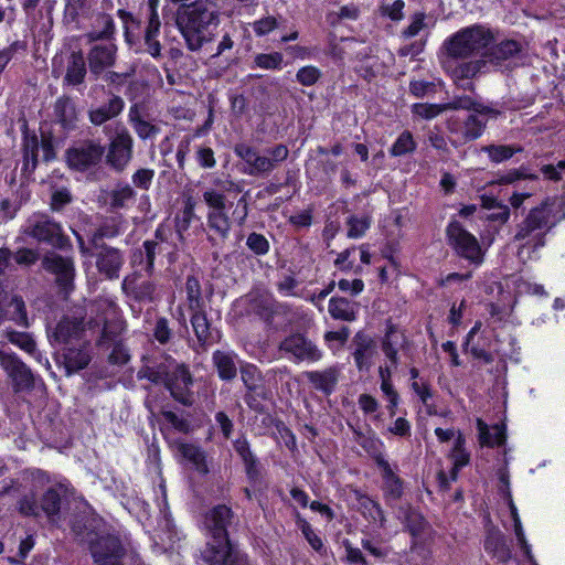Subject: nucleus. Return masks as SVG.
Masks as SVG:
<instances>
[{
    "instance_id": "obj_60",
    "label": "nucleus",
    "mask_w": 565,
    "mask_h": 565,
    "mask_svg": "<svg viewBox=\"0 0 565 565\" xmlns=\"http://www.w3.org/2000/svg\"><path fill=\"white\" fill-rule=\"evenodd\" d=\"M487 206L489 210H491V212L487 215L489 221L499 222L500 224L508 222L510 217V207L508 205L499 203L495 200H491Z\"/></svg>"
},
{
    "instance_id": "obj_31",
    "label": "nucleus",
    "mask_w": 565,
    "mask_h": 565,
    "mask_svg": "<svg viewBox=\"0 0 565 565\" xmlns=\"http://www.w3.org/2000/svg\"><path fill=\"white\" fill-rule=\"evenodd\" d=\"M173 359L167 356L163 361H151L143 365L137 373L139 380H148L153 384H166Z\"/></svg>"
},
{
    "instance_id": "obj_3",
    "label": "nucleus",
    "mask_w": 565,
    "mask_h": 565,
    "mask_svg": "<svg viewBox=\"0 0 565 565\" xmlns=\"http://www.w3.org/2000/svg\"><path fill=\"white\" fill-rule=\"evenodd\" d=\"M238 193L241 186L230 179H215L211 186L202 192V200L207 205V241L213 247L223 248L228 239L232 221L226 211V193Z\"/></svg>"
},
{
    "instance_id": "obj_35",
    "label": "nucleus",
    "mask_w": 565,
    "mask_h": 565,
    "mask_svg": "<svg viewBox=\"0 0 565 565\" xmlns=\"http://www.w3.org/2000/svg\"><path fill=\"white\" fill-rule=\"evenodd\" d=\"M306 376L315 388L326 394H331L338 383L339 371L332 366L323 371L307 372Z\"/></svg>"
},
{
    "instance_id": "obj_46",
    "label": "nucleus",
    "mask_w": 565,
    "mask_h": 565,
    "mask_svg": "<svg viewBox=\"0 0 565 565\" xmlns=\"http://www.w3.org/2000/svg\"><path fill=\"white\" fill-rule=\"evenodd\" d=\"M481 151L487 153L492 162L501 163L522 152L523 148L519 145H487L481 147Z\"/></svg>"
},
{
    "instance_id": "obj_32",
    "label": "nucleus",
    "mask_w": 565,
    "mask_h": 565,
    "mask_svg": "<svg viewBox=\"0 0 565 565\" xmlns=\"http://www.w3.org/2000/svg\"><path fill=\"white\" fill-rule=\"evenodd\" d=\"M62 363L66 370V374L71 375L77 371L85 369L90 362V354L86 345L66 347L62 354Z\"/></svg>"
},
{
    "instance_id": "obj_42",
    "label": "nucleus",
    "mask_w": 565,
    "mask_h": 565,
    "mask_svg": "<svg viewBox=\"0 0 565 565\" xmlns=\"http://www.w3.org/2000/svg\"><path fill=\"white\" fill-rule=\"evenodd\" d=\"M178 450L184 459L193 465L198 472L202 475L209 472L205 451L201 447L193 444H180Z\"/></svg>"
},
{
    "instance_id": "obj_56",
    "label": "nucleus",
    "mask_w": 565,
    "mask_h": 565,
    "mask_svg": "<svg viewBox=\"0 0 565 565\" xmlns=\"http://www.w3.org/2000/svg\"><path fill=\"white\" fill-rule=\"evenodd\" d=\"M241 379L246 387V391L257 392L259 388L258 382L260 381V373L253 364H243L239 369Z\"/></svg>"
},
{
    "instance_id": "obj_11",
    "label": "nucleus",
    "mask_w": 565,
    "mask_h": 565,
    "mask_svg": "<svg viewBox=\"0 0 565 565\" xmlns=\"http://www.w3.org/2000/svg\"><path fill=\"white\" fill-rule=\"evenodd\" d=\"M106 148L95 139H85L71 147L66 151V160L70 168L84 172L98 166L105 154Z\"/></svg>"
},
{
    "instance_id": "obj_2",
    "label": "nucleus",
    "mask_w": 565,
    "mask_h": 565,
    "mask_svg": "<svg viewBox=\"0 0 565 565\" xmlns=\"http://www.w3.org/2000/svg\"><path fill=\"white\" fill-rule=\"evenodd\" d=\"M555 203V199L544 200L516 225L513 242L518 243L516 256L523 263L532 259L545 245L546 234L556 224L553 215Z\"/></svg>"
},
{
    "instance_id": "obj_9",
    "label": "nucleus",
    "mask_w": 565,
    "mask_h": 565,
    "mask_svg": "<svg viewBox=\"0 0 565 565\" xmlns=\"http://www.w3.org/2000/svg\"><path fill=\"white\" fill-rule=\"evenodd\" d=\"M482 60L500 71H510L522 63L523 45L512 39L493 41L483 52Z\"/></svg>"
},
{
    "instance_id": "obj_12",
    "label": "nucleus",
    "mask_w": 565,
    "mask_h": 565,
    "mask_svg": "<svg viewBox=\"0 0 565 565\" xmlns=\"http://www.w3.org/2000/svg\"><path fill=\"white\" fill-rule=\"evenodd\" d=\"M278 351L294 362L315 363L321 360L322 351L318 345L299 332H295L280 341Z\"/></svg>"
},
{
    "instance_id": "obj_55",
    "label": "nucleus",
    "mask_w": 565,
    "mask_h": 565,
    "mask_svg": "<svg viewBox=\"0 0 565 565\" xmlns=\"http://www.w3.org/2000/svg\"><path fill=\"white\" fill-rule=\"evenodd\" d=\"M246 246L256 256H265L270 249L269 241L260 233L252 232L246 238Z\"/></svg>"
},
{
    "instance_id": "obj_1",
    "label": "nucleus",
    "mask_w": 565,
    "mask_h": 565,
    "mask_svg": "<svg viewBox=\"0 0 565 565\" xmlns=\"http://www.w3.org/2000/svg\"><path fill=\"white\" fill-rule=\"evenodd\" d=\"M216 6L206 0L182 4L177 11L175 23L190 51H199L214 40L212 28L218 24Z\"/></svg>"
},
{
    "instance_id": "obj_64",
    "label": "nucleus",
    "mask_w": 565,
    "mask_h": 565,
    "mask_svg": "<svg viewBox=\"0 0 565 565\" xmlns=\"http://www.w3.org/2000/svg\"><path fill=\"white\" fill-rule=\"evenodd\" d=\"M39 257L40 255L35 249L26 247L19 248L13 254L15 263L20 266L26 267L34 265L38 262Z\"/></svg>"
},
{
    "instance_id": "obj_57",
    "label": "nucleus",
    "mask_w": 565,
    "mask_h": 565,
    "mask_svg": "<svg viewBox=\"0 0 565 565\" xmlns=\"http://www.w3.org/2000/svg\"><path fill=\"white\" fill-rule=\"evenodd\" d=\"M404 523L413 536L420 535L426 526V521L423 515L413 509H408L405 512Z\"/></svg>"
},
{
    "instance_id": "obj_26",
    "label": "nucleus",
    "mask_w": 565,
    "mask_h": 565,
    "mask_svg": "<svg viewBox=\"0 0 565 565\" xmlns=\"http://www.w3.org/2000/svg\"><path fill=\"white\" fill-rule=\"evenodd\" d=\"M408 341L406 335L394 324H388L382 340V351L393 367L398 365V351L404 350Z\"/></svg>"
},
{
    "instance_id": "obj_49",
    "label": "nucleus",
    "mask_w": 565,
    "mask_h": 565,
    "mask_svg": "<svg viewBox=\"0 0 565 565\" xmlns=\"http://www.w3.org/2000/svg\"><path fill=\"white\" fill-rule=\"evenodd\" d=\"M4 337L10 343L17 345L30 355L40 360V353L36 350V343L31 334L11 330L7 331Z\"/></svg>"
},
{
    "instance_id": "obj_19",
    "label": "nucleus",
    "mask_w": 565,
    "mask_h": 565,
    "mask_svg": "<svg viewBox=\"0 0 565 565\" xmlns=\"http://www.w3.org/2000/svg\"><path fill=\"white\" fill-rule=\"evenodd\" d=\"M90 551L97 565L106 564L108 562L115 563L113 565H121L119 558L122 555V546L117 536H99L92 544Z\"/></svg>"
},
{
    "instance_id": "obj_53",
    "label": "nucleus",
    "mask_w": 565,
    "mask_h": 565,
    "mask_svg": "<svg viewBox=\"0 0 565 565\" xmlns=\"http://www.w3.org/2000/svg\"><path fill=\"white\" fill-rule=\"evenodd\" d=\"M17 509L24 516L40 518V503L34 492L24 493L17 502Z\"/></svg>"
},
{
    "instance_id": "obj_5",
    "label": "nucleus",
    "mask_w": 565,
    "mask_h": 565,
    "mask_svg": "<svg viewBox=\"0 0 565 565\" xmlns=\"http://www.w3.org/2000/svg\"><path fill=\"white\" fill-rule=\"evenodd\" d=\"M234 152L245 163L243 172L252 177L268 175L289 154L288 148L281 143L266 149L265 153H260L256 148L241 142L235 145Z\"/></svg>"
},
{
    "instance_id": "obj_44",
    "label": "nucleus",
    "mask_w": 565,
    "mask_h": 565,
    "mask_svg": "<svg viewBox=\"0 0 565 565\" xmlns=\"http://www.w3.org/2000/svg\"><path fill=\"white\" fill-rule=\"evenodd\" d=\"M479 440L482 446H501L505 443V429L501 425L489 427L482 420H478Z\"/></svg>"
},
{
    "instance_id": "obj_36",
    "label": "nucleus",
    "mask_w": 565,
    "mask_h": 565,
    "mask_svg": "<svg viewBox=\"0 0 565 565\" xmlns=\"http://www.w3.org/2000/svg\"><path fill=\"white\" fill-rule=\"evenodd\" d=\"M136 195V191L129 184L118 183L108 192V205L113 211L128 209L134 204Z\"/></svg>"
},
{
    "instance_id": "obj_54",
    "label": "nucleus",
    "mask_w": 565,
    "mask_h": 565,
    "mask_svg": "<svg viewBox=\"0 0 565 565\" xmlns=\"http://www.w3.org/2000/svg\"><path fill=\"white\" fill-rule=\"evenodd\" d=\"M371 220L369 216H356L351 215L347 220L348 226V237L349 238H359L362 237L365 232L370 228Z\"/></svg>"
},
{
    "instance_id": "obj_21",
    "label": "nucleus",
    "mask_w": 565,
    "mask_h": 565,
    "mask_svg": "<svg viewBox=\"0 0 565 565\" xmlns=\"http://www.w3.org/2000/svg\"><path fill=\"white\" fill-rule=\"evenodd\" d=\"M125 108V100L119 95L108 93L107 102L92 106L88 109V120L93 126L99 127L105 125L107 121L118 117Z\"/></svg>"
},
{
    "instance_id": "obj_48",
    "label": "nucleus",
    "mask_w": 565,
    "mask_h": 565,
    "mask_svg": "<svg viewBox=\"0 0 565 565\" xmlns=\"http://www.w3.org/2000/svg\"><path fill=\"white\" fill-rule=\"evenodd\" d=\"M121 231V223L116 217L106 220L93 234L90 239L92 245L98 247L100 244H104L102 242L104 238H114L118 236Z\"/></svg>"
},
{
    "instance_id": "obj_7",
    "label": "nucleus",
    "mask_w": 565,
    "mask_h": 565,
    "mask_svg": "<svg viewBox=\"0 0 565 565\" xmlns=\"http://www.w3.org/2000/svg\"><path fill=\"white\" fill-rule=\"evenodd\" d=\"M22 233L36 241L61 250L72 247L70 238L64 234L62 225L44 213H33L22 226Z\"/></svg>"
},
{
    "instance_id": "obj_50",
    "label": "nucleus",
    "mask_w": 565,
    "mask_h": 565,
    "mask_svg": "<svg viewBox=\"0 0 565 565\" xmlns=\"http://www.w3.org/2000/svg\"><path fill=\"white\" fill-rule=\"evenodd\" d=\"M94 6V0H66L65 18L77 22L79 18H87Z\"/></svg>"
},
{
    "instance_id": "obj_22",
    "label": "nucleus",
    "mask_w": 565,
    "mask_h": 565,
    "mask_svg": "<svg viewBox=\"0 0 565 565\" xmlns=\"http://www.w3.org/2000/svg\"><path fill=\"white\" fill-rule=\"evenodd\" d=\"M486 61H483L482 58L461 63L452 61L445 62V68L447 70L450 77L457 85H459V83L462 81L473 78L477 74H479L482 71ZM460 86L463 89H473V84L471 82L460 84Z\"/></svg>"
},
{
    "instance_id": "obj_28",
    "label": "nucleus",
    "mask_w": 565,
    "mask_h": 565,
    "mask_svg": "<svg viewBox=\"0 0 565 565\" xmlns=\"http://www.w3.org/2000/svg\"><path fill=\"white\" fill-rule=\"evenodd\" d=\"M484 550L499 563H507L511 558V550L507 544L504 534L498 529H489L484 540Z\"/></svg>"
},
{
    "instance_id": "obj_20",
    "label": "nucleus",
    "mask_w": 565,
    "mask_h": 565,
    "mask_svg": "<svg viewBox=\"0 0 565 565\" xmlns=\"http://www.w3.org/2000/svg\"><path fill=\"white\" fill-rule=\"evenodd\" d=\"M117 46L113 43H97L87 54L89 72L98 77L106 68L114 66Z\"/></svg>"
},
{
    "instance_id": "obj_38",
    "label": "nucleus",
    "mask_w": 565,
    "mask_h": 565,
    "mask_svg": "<svg viewBox=\"0 0 565 565\" xmlns=\"http://www.w3.org/2000/svg\"><path fill=\"white\" fill-rule=\"evenodd\" d=\"M328 310L333 319L351 322L356 319L358 306L347 298L332 297Z\"/></svg>"
},
{
    "instance_id": "obj_15",
    "label": "nucleus",
    "mask_w": 565,
    "mask_h": 565,
    "mask_svg": "<svg viewBox=\"0 0 565 565\" xmlns=\"http://www.w3.org/2000/svg\"><path fill=\"white\" fill-rule=\"evenodd\" d=\"M193 384L194 380L189 366L173 361L164 384L171 396L182 405L191 406L194 403Z\"/></svg>"
},
{
    "instance_id": "obj_14",
    "label": "nucleus",
    "mask_w": 565,
    "mask_h": 565,
    "mask_svg": "<svg viewBox=\"0 0 565 565\" xmlns=\"http://www.w3.org/2000/svg\"><path fill=\"white\" fill-rule=\"evenodd\" d=\"M234 520V512L225 504H218L211 509L205 515V526L211 535V541L207 542L205 547L231 544L228 529L233 525Z\"/></svg>"
},
{
    "instance_id": "obj_17",
    "label": "nucleus",
    "mask_w": 565,
    "mask_h": 565,
    "mask_svg": "<svg viewBox=\"0 0 565 565\" xmlns=\"http://www.w3.org/2000/svg\"><path fill=\"white\" fill-rule=\"evenodd\" d=\"M1 365L12 379L17 392L33 388L34 379L31 370L14 353H3Z\"/></svg>"
},
{
    "instance_id": "obj_30",
    "label": "nucleus",
    "mask_w": 565,
    "mask_h": 565,
    "mask_svg": "<svg viewBox=\"0 0 565 565\" xmlns=\"http://www.w3.org/2000/svg\"><path fill=\"white\" fill-rule=\"evenodd\" d=\"M353 358L356 364V367L362 370H367L371 365V359L374 353V341L364 332H358L353 338Z\"/></svg>"
},
{
    "instance_id": "obj_37",
    "label": "nucleus",
    "mask_w": 565,
    "mask_h": 565,
    "mask_svg": "<svg viewBox=\"0 0 565 565\" xmlns=\"http://www.w3.org/2000/svg\"><path fill=\"white\" fill-rule=\"evenodd\" d=\"M122 290L132 296L137 301L151 302L156 297L157 285L150 280H142L137 284L126 277L122 281Z\"/></svg>"
},
{
    "instance_id": "obj_6",
    "label": "nucleus",
    "mask_w": 565,
    "mask_h": 565,
    "mask_svg": "<svg viewBox=\"0 0 565 565\" xmlns=\"http://www.w3.org/2000/svg\"><path fill=\"white\" fill-rule=\"evenodd\" d=\"M104 132L108 137L104 154L106 164L115 172H124L134 158V137L121 122L105 126Z\"/></svg>"
},
{
    "instance_id": "obj_52",
    "label": "nucleus",
    "mask_w": 565,
    "mask_h": 565,
    "mask_svg": "<svg viewBox=\"0 0 565 565\" xmlns=\"http://www.w3.org/2000/svg\"><path fill=\"white\" fill-rule=\"evenodd\" d=\"M417 143L413 138V135L408 130H404L392 145L390 154L392 157H402L411 154L416 150Z\"/></svg>"
},
{
    "instance_id": "obj_8",
    "label": "nucleus",
    "mask_w": 565,
    "mask_h": 565,
    "mask_svg": "<svg viewBox=\"0 0 565 565\" xmlns=\"http://www.w3.org/2000/svg\"><path fill=\"white\" fill-rule=\"evenodd\" d=\"M96 318L90 319L89 328L102 326L100 334L96 340L98 349L108 350L119 343V334L122 331V321L117 318L116 307L110 302H102L97 306Z\"/></svg>"
},
{
    "instance_id": "obj_18",
    "label": "nucleus",
    "mask_w": 565,
    "mask_h": 565,
    "mask_svg": "<svg viewBox=\"0 0 565 565\" xmlns=\"http://www.w3.org/2000/svg\"><path fill=\"white\" fill-rule=\"evenodd\" d=\"M95 248L98 250L95 255L98 271L107 279H117L119 277V271L125 264L124 253L120 249L106 244H100Z\"/></svg>"
},
{
    "instance_id": "obj_16",
    "label": "nucleus",
    "mask_w": 565,
    "mask_h": 565,
    "mask_svg": "<svg viewBox=\"0 0 565 565\" xmlns=\"http://www.w3.org/2000/svg\"><path fill=\"white\" fill-rule=\"evenodd\" d=\"M487 127V120L478 115H466L465 117H452L448 120L447 128L450 134V141L454 146L465 145L482 136Z\"/></svg>"
},
{
    "instance_id": "obj_24",
    "label": "nucleus",
    "mask_w": 565,
    "mask_h": 565,
    "mask_svg": "<svg viewBox=\"0 0 565 565\" xmlns=\"http://www.w3.org/2000/svg\"><path fill=\"white\" fill-rule=\"evenodd\" d=\"M375 462L379 469L381 470L382 479H383V493L384 498L390 501L399 500L403 495V480L394 472L388 461L382 456L379 455L375 457Z\"/></svg>"
},
{
    "instance_id": "obj_47",
    "label": "nucleus",
    "mask_w": 565,
    "mask_h": 565,
    "mask_svg": "<svg viewBox=\"0 0 565 565\" xmlns=\"http://www.w3.org/2000/svg\"><path fill=\"white\" fill-rule=\"evenodd\" d=\"M3 318L13 321L20 327L26 328L29 326L26 308L22 297L15 295L11 298L7 305Z\"/></svg>"
},
{
    "instance_id": "obj_40",
    "label": "nucleus",
    "mask_w": 565,
    "mask_h": 565,
    "mask_svg": "<svg viewBox=\"0 0 565 565\" xmlns=\"http://www.w3.org/2000/svg\"><path fill=\"white\" fill-rule=\"evenodd\" d=\"M84 331V321L82 318H63L56 326L54 337L57 341L67 343L76 339Z\"/></svg>"
},
{
    "instance_id": "obj_34",
    "label": "nucleus",
    "mask_w": 565,
    "mask_h": 565,
    "mask_svg": "<svg viewBox=\"0 0 565 565\" xmlns=\"http://www.w3.org/2000/svg\"><path fill=\"white\" fill-rule=\"evenodd\" d=\"M54 115L56 121L64 130H72L75 128L77 114L75 105L70 97L62 96L55 102Z\"/></svg>"
},
{
    "instance_id": "obj_25",
    "label": "nucleus",
    "mask_w": 565,
    "mask_h": 565,
    "mask_svg": "<svg viewBox=\"0 0 565 565\" xmlns=\"http://www.w3.org/2000/svg\"><path fill=\"white\" fill-rule=\"evenodd\" d=\"M128 122L140 140L153 139L160 132V128L147 119V114L139 104L130 106Z\"/></svg>"
},
{
    "instance_id": "obj_10",
    "label": "nucleus",
    "mask_w": 565,
    "mask_h": 565,
    "mask_svg": "<svg viewBox=\"0 0 565 565\" xmlns=\"http://www.w3.org/2000/svg\"><path fill=\"white\" fill-rule=\"evenodd\" d=\"M449 245L457 255L472 264L480 265L483 260V253L478 239L469 233L459 222H450L446 230Z\"/></svg>"
},
{
    "instance_id": "obj_59",
    "label": "nucleus",
    "mask_w": 565,
    "mask_h": 565,
    "mask_svg": "<svg viewBox=\"0 0 565 565\" xmlns=\"http://www.w3.org/2000/svg\"><path fill=\"white\" fill-rule=\"evenodd\" d=\"M537 179V174L529 172L525 166H521L520 168L512 169L505 174L501 175L498 182L500 184H512L519 180L536 181Z\"/></svg>"
},
{
    "instance_id": "obj_43",
    "label": "nucleus",
    "mask_w": 565,
    "mask_h": 565,
    "mask_svg": "<svg viewBox=\"0 0 565 565\" xmlns=\"http://www.w3.org/2000/svg\"><path fill=\"white\" fill-rule=\"evenodd\" d=\"M185 306L189 311L206 308V301L202 295L200 280L190 275L185 280Z\"/></svg>"
},
{
    "instance_id": "obj_63",
    "label": "nucleus",
    "mask_w": 565,
    "mask_h": 565,
    "mask_svg": "<svg viewBox=\"0 0 565 565\" xmlns=\"http://www.w3.org/2000/svg\"><path fill=\"white\" fill-rule=\"evenodd\" d=\"M320 77V70L311 65L301 67L296 74L297 81L303 86H311L316 84Z\"/></svg>"
},
{
    "instance_id": "obj_61",
    "label": "nucleus",
    "mask_w": 565,
    "mask_h": 565,
    "mask_svg": "<svg viewBox=\"0 0 565 565\" xmlns=\"http://www.w3.org/2000/svg\"><path fill=\"white\" fill-rule=\"evenodd\" d=\"M282 63V54L275 52L271 54H258L255 57V64L264 70H279Z\"/></svg>"
},
{
    "instance_id": "obj_27",
    "label": "nucleus",
    "mask_w": 565,
    "mask_h": 565,
    "mask_svg": "<svg viewBox=\"0 0 565 565\" xmlns=\"http://www.w3.org/2000/svg\"><path fill=\"white\" fill-rule=\"evenodd\" d=\"M87 75L86 60L82 51H72L67 56L63 83L68 86H78L84 83Z\"/></svg>"
},
{
    "instance_id": "obj_45",
    "label": "nucleus",
    "mask_w": 565,
    "mask_h": 565,
    "mask_svg": "<svg viewBox=\"0 0 565 565\" xmlns=\"http://www.w3.org/2000/svg\"><path fill=\"white\" fill-rule=\"evenodd\" d=\"M249 308L262 319L269 320L276 312V302L268 294H250Z\"/></svg>"
},
{
    "instance_id": "obj_23",
    "label": "nucleus",
    "mask_w": 565,
    "mask_h": 565,
    "mask_svg": "<svg viewBox=\"0 0 565 565\" xmlns=\"http://www.w3.org/2000/svg\"><path fill=\"white\" fill-rule=\"evenodd\" d=\"M202 557L206 563L215 565H247L246 556L232 544L205 547Z\"/></svg>"
},
{
    "instance_id": "obj_29",
    "label": "nucleus",
    "mask_w": 565,
    "mask_h": 565,
    "mask_svg": "<svg viewBox=\"0 0 565 565\" xmlns=\"http://www.w3.org/2000/svg\"><path fill=\"white\" fill-rule=\"evenodd\" d=\"M63 492L62 487H51L41 497V515L44 514L52 524L60 520Z\"/></svg>"
},
{
    "instance_id": "obj_39",
    "label": "nucleus",
    "mask_w": 565,
    "mask_h": 565,
    "mask_svg": "<svg viewBox=\"0 0 565 565\" xmlns=\"http://www.w3.org/2000/svg\"><path fill=\"white\" fill-rule=\"evenodd\" d=\"M190 322L194 334L201 345L212 342L211 322L207 319L206 308L190 311Z\"/></svg>"
},
{
    "instance_id": "obj_62",
    "label": "nucleus",
    "mask_w": 565,
    "mask_h": 565,
    "mask_svg": "<svg viewBox=\"0 0 565 565\" xmlns=\"http://www.w3.org/2000/svg\"><path fill=\"white\" fill-rule=\"evenodd\" d=\"M73 200V196L68 189L62 188L57 189L52 193L51 196V210L54 212L62 211L66 205H68Z\"/></svg>"
},
{
    "instance_id": "obj_13",
    "label": "nucleus",
    "mask_w": 565,
    "mask_h": 565,
    "mask_svg": "<svg viewBox=\"0 0 565 565\" xmlns=\"http://www.w3.org/2000/svg\"><path fill=\"white\" fill-rule=\"evenodd\" d=\"M42 268L54 277V282L62 292L68 295L74 289L76 275L74 259L51 252L42 258Z\"/></svg>"
},
{
    "instance_id": "obj_58",
    "label": "nucleus",
    "mask_w": 565,
    "mask_h": 565,
    "mask_svg": "<svg viewBox=\"0 0 565 565\" xmlns=\"http://www.w3.org/2000/svg\"><path fill=\"white\" fill-rule=\"evenodd\" d=\"M445 111L444 104L418 103L412 106V113L422 119L430 120Z\"/></svg>"
},
{
    "instance_id": "obj_51",
    "label": "nucleus",
    "mask_w": 565,
    "mask_h": 565,
    "mask_svg": "<svg viewBox=\"0 0 565 565\" xmlns=\"http://www.w3.org/2000/svg\"><path fill=\"white\" fill-rule=\"evenodd\" d=\"M39 140L36 136L26 137L23 142V170L33 172L38 166Z\"/></svg>"
},
{
    "instance_id": "obj_4",
    "label": "nucleus",
    "mask_w": 565,
    "mask_h": 565,
    "mask_svg": "<svg viewBox=\"0 0 565 565\" xmlns=\"http://www.w3.org/2000/svg\"><path fill=\"white\" fill-rule=\"evenodd\" d=\"M493 42V33L482 25L463 28L444 42L447 56L452 60L469 58L481 55Z\"/></svg>"
},
{
    "instance_id": "obj_33",
    "label": "nucleus",
    "mask_w": 565,
    "mask_h": 565,
    "mask_svg": "<svg viewBox=\"0 0 565 565\" xmlns=\"http://www.w3.org/2000/svg\"><path fill=\"white\" fill-rule=\"evenodd\" d=\"M237 355L233 352L217 350L212 355V362L221 380L230 382L237 375Z\"/></svg>"
},
{
    "instance_id": "obj_41",
    "label": "nucleus",
    "mask_w": 565,
    "mask_h": 565,
    "mask_svg": "<svg viewBox=\"0 0 565 565\" xmlns=\"http://www.w3.org/2000/svg\"><path fill=\"white\" fill-rule=\"evenodd\" d=\"M356 499L362 514L379 524L380 527H385L386 519L380 503L369 495L361 493H358Z\"/></svg>"
}]
</instances>
